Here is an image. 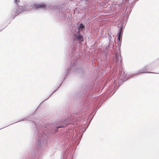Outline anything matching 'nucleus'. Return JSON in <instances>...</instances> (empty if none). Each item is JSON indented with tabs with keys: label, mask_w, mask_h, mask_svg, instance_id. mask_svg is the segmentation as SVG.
<instances>
[{
	"label": "nucleus",
	"mask_w": 159,
	"mask_h": 159,
	"mask_svg": "<svg viewBox=\"0 0 159 159\" xmlns=\"http://www.w3.org/2000/svg\"><path fill=\"white\" fill-rule=\"evenodd\" d=\"M119 2H120V3L117 4L116 5L119 6L122 3H123L124 5L127 4L129 3V0H120Z\"/></svg>",
	"instance_id": "4"
},
{
	"label": "nucleus",
	"mask_w": 159,
	"mask_h": 159,
	"mask_svg": "<svg viewBox=\"0 0 159 159\" xmlns=\"http://www.w3.org/2000/svg\"><path fill=\"white\" fill-rule=\"evenodd\" d=\"M79 34V35L77 37V39L78 40L80 41H83V36L81 35H80V34Z\"/></svg>",
	"instance_id": "7"
},
{
	"label": "nucleus",
	"mask_w": 159,
	"mask_h": 159,
	"mask_svg": "<svg viewBox=\"0 0 159 159\" xmlns=\"http://www.w3.org/2000/svg\"><path fill=\"white\" fill-rule=\"evenodd\" d=\"M20 0H15V2L16 3H17L19 2Z\"/></svg>",
	"instance_id": "9"
},
{
	"label": "nucleus",
	"mask_w": 159,
	"mask_h": 159,
	"mask_svg": "<svg viewBox=\"0 0 159 159\" xmlns=\"http://www.w3.org/2000/svg\"><path fill=\"white\" fill-rule=\"evenodd\" d=\"M34 8L35 9H38L39 8H44L46 7V6L43 4H35Z\"/></svg>",
	"instance_id": "3"
},
{
	"label": "nucleus",
	"mask_w": 159,
	"mask_h": 159,
	"mask_svg": "<svg viewBox=\"0 0 159 159\" xmlns=\"http://www.w3.org/2000/svg\"><path fill=\"white\" fill-rule=\"evenodd\" d=\"M122 29L121 28L120 29V32L118 34V40L120 41V40L121 35L122 31Z\"/></svg>",
	"instance_id": "6"
},
{
	"label": "nucleus",
	"mask_w": 159,
	"mask_h": 159,
	"mask_svg": "<svg viewBox=\"0 0 159 159\" xmlns=\"http://www.w3.org/2000/svg\"><path fill=\"white\" fill-rule=\"evenodd\" d=\"M148 73V72L146 71V70H145V71H143V72H140V73Z\"/></svg>",
	"instance_id": "8"
},
{
	"label": "nucleus",
	"mask_w": 159,
	"mask_h": 159,
	"mask_svg": "<svg viewBox=\"0 0 159 159\" xmlns=\"http://www.w3.org/2000/svg\"><path fill=\"white\" fill-rule=\"evenodd\" d=\"M102 4H101V6H100V8H101V9L102 10H103V11H107L108 10V8H109V10H110L111 9V8H110V5H108L107 3H104V5H102Z\"/></svg>",
	"instance_id": "1"
},
{
	"label": "nucleus",
	"mask_w": 159,
	"mask_h": 159,
	"mask_svg": "<svg viewBox=\"0 0 159 159\" xmlns=\"http://www.w3.org/2000/svg\"><path fill=\"white\" fill-rule=\"evenodd\" d=\"M21 8L18 7V9H16V11L15 12V11H13V14L15 16H17L22 11V7H21Z\"/></svg>",
	"instance_id": "2"
},
{
	"label": "nucleus",
	"mask_w": 159,
	"mask_h": 159,
	"mask_svg": "<svg viewBox=\"0 0 159 159\" xmlns=\"http://www.w3.org/2000/svg\"><path fill=\"white\" fill-rule=\"evenodd\" d=\"M61 127H57V128L58 129L59 128H61Z\"/></svg>",
	"instance_id": "10"
},
{
	"label": "nucleus",
	"mask_w": 159,
	"mask_h": 159,
	"mask_svg": "<svg viewBox=\"0 0 159 159\" xmlns=\"http://www.w3.org/2000/svg\"><path fill=\"white\" fill-rule=\"evenodd\" d=\"M84 25L82 23H81L80 24L78 27V29H79V31L78 32V34H80V29H84Z\"/></svg>",
	"instance_id": "5"
}]
</instances>
